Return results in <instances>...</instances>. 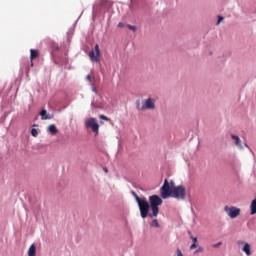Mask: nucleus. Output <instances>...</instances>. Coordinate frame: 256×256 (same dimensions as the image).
Instances as JSON below:
<instances>
[{
    "instance_id": "f257e3e1",
    "label": "nucleus",
    "mask_w": 256,
    "mask_h": 256,
    "mask_svg": "<svg viewBox=\"0 0 256 256\" xmlns=\"http://www.w3.org/2000/svg\"><path fill=\"white\" fill-rule=\"evenodd\" d=\"M163 205V198L157 194L149 196L148 202V214L147 217L153 219V217H157L159 215V206Z\"/></svg>"
},
{
    "instance_id": "f03ea898",
    "label": "nucleus",
    "mask_w": 256,
    "mask_h": 256,
    "mask_svg": "<svg viewBox=\"0 0 256 256\" xmlns=\"http://www.w3.org/2000/svg\"><path fill=\"white\" fill-rule=\"evenodd\" d=\"M131 195L135 198V201L138 205V209L140 211V217L142 219H147L148 209H149V201H147V198L143 197L140 198L139 195H137L136 191L131 190Z\"/></svg>"
},
{
    "instance_id": "7ed1b4c3",
    "label": "nucleus",
    "mask_w": 256,
    "mask_h": 256,
    "mask_svg": "<svg viewBox=\"0 0 256 256\" xmlns=\"http://www.w3.org/2000/svg\"><path fill=\"white\" fill-rule=\"evenodd\" d=\"M170 197L172 199H177L178 201H185V197H187V190L185 189V186L178 185L176 188H173Z\"/></svg>"
},
{
    "instance_id": "20e7f679",
    "label": "nucleus",
    "mask_w": 256,
    "mask_h": 256,
    "mask_svg": "<svg viewBox=\"0 0 256 256\" xmlns=\"http://www.w3.org/2000/svg\"><path fill=\"white\" fill-rule=\"evenodd\" d=\"M173 193V188L169 185V180L165 179L160 188V195L162 199H169Z\"/></svg>"
},
{
    "instance_id": "39448f33",
    "label": "nucleus",
    "mask_w": 256,
    "mask_h": 256,
    "mask_svg": "<svg viewBox=\"0 0 256 256\" xmlns=\"http://www.w3.org/2000/svg\"><path fill=\"white\" fill-rule=\"evenodd\" d=\"M224 211L225 213H227L228 217H230V219H237V217H239V215H241V209L237 208L235 206H225L224 207Z\"/></svg>"
},
{
    "instance_id": "423d86ee",
    "label": "nucleus",
    "mask_w": 256,
    "mask_h": 256,
    "mask_svg": "<svg viewBox=\"0 0 256 256\" xmlns=\"http://www.w3.org/2000/svg\"><path fill=\"white\" fill-rule=\"evenodd\" d=\"M85 127L91 129L95 135H99V123L97 119L91 117L85 122Z\"/></svg>"
},
{
    "instance_id": "0eeeda50",
    "label": "nucleus",
    "mask_w": 256,
    "mask_h": 256,
    "mask_svg": "<svg viewBox=\"0 0 256 256\" xmlns=\"http://www.w3.org/2000/svg\"><path fill=\"white\" fill-rule=\"evenodd\" d=\"M88 55L92 63H99V55H101V50H99V44H96L94 49H92Z\"/></svg>"
},
{
    "instance_id": "6e6552de",
    "label": "nucleus",
    "mask_w": 256,
    "mask_h": 256,
    "mask_svg": "<svg viewBox=\"0 0 256 256\" xmlns=\"http://www.w3.org/2000/svg\"><path fill=\"white\" fill-rule=\"evenodd\" d=\"M102 13H105V7H104L103 2H101L99 6L93 7L92 17L95 19L96 15H102Z\"/></svg>"
},
{
    "instance_id": "1a4fd4ad",
    "label": "nucleus",
    "mask_w": 256,
    "mask_h": 256,
    "mask_svg": "<svg viewBox=\"0 0 256 256\" xmlns=\"http://www.w3.org/2000/svg\"><path fill=\"white\" fill-rule=\"evenodd\" d=\"M142 109H150V110H153L155 109V99L153 98H148L146 99L145 101V105L142 106Z\"/></svg>"
},
{
    "instance_id": "9d476101",
    "label": "nucleus",
    "mask_w": 256,
    "mask_h": 256,
    "mask_svg": "<svg viewBox=\"0 0 256 256\" xmlns=\"http://www.w3.org/2000/svg\"><path fill=\"white\" fill-rule=\"evenodd\" d=\"M238 245H243V253H245L247 256L251 255V245H249V243L245 241H238Z\"/></svg>"
},
{
    "instance_id": "9b49d317",
    "label": "nucleus",
    "mask_w": 256,
    "mask_h": 256,
    "mask_svg": "<svg viewBox=\"0 0 256 256\" xmlns=\"http://www.w3.org/2000/svg\"><path fill=\"white\" fill-rule=\"evenodd\" d=\"M231 139L234 140V145H235L236 147H238V149H240L241 151H243L244 147H243V144L241 143V138H239L238 135L231 134Z\"/></svg>"
},
{
    "instance_id": "f8f14e48",
    "label": "nucleus",
    "mask_w": 256,
    "mask_h": 256,
    "mask_svg": "<svg viewBox=\"0 0 256 256\" xmlns=\"http://www.w3.org/2000/svg\"><path fill=\"white\" fill-rule=\"evenodd\" d=\"M40 116H41L42 121H47V120L53 119L55 117L53 114L47 113V110H45V109H42L40 111Z\"/></svg>"
},
{
    "instance_id": "ddd939ff",
    "label": "nucleus",
    "mask_w": 256,
    "mask_h": 256,
    "mask_svg": "<svg viewBox=\"0 0 256 256\" xmlns=\"http://www.w3.org/2000/svg\"><path fill=\"white\" fill-rule=\"evenodd\" d=\"M38 56H39V52H37V50L35 49L30 50L31 67H33V59H37Z\"/></svg>"
},
{
    "instance_id": "4468645a",
    "label": "nucleus",
    "mask_w": 256,
    "mask_h": 256,
    "mask_svg": "<svg viewBox=\"0 0 256 256\" xmlns=\"http://www.w3.org/2000/svg\"><path fill=\"white\" fill-rule=\"evenodd\" d=\"M37 253V247L35 244H31V246L28 249V256H35Z\"/></svg>"
},
{
    "instance_id": "2eb2a0df",
    "label": "nucleus",
    "mask_w": 256,
    "mask_h": 256,
    "mask_svg": "<svg viewBox=\"0 0 256 256\" xmlns=\"http://www.w3.org/2000/svg\"><path fill=\"white\" fill-rule=\"evenodd\" d=\"M48 131L49 133H51L52 135H55L59 130L57 129V126H55V124H51L48 127Z\"/></svg>"
},
{
    "instance_id": "dca6fc26",
    "label": "nucleus",
    "mask_w": 256,
    "mask_h": 256,
    "mask_svg": "<svg viewBox=\"0 0 256 256\" xmlns=\"http://www.w3.org/2000/svg\"><path fill=\"white\" fill-rule=\"evenodd\" d=\"M136 109H138V111H145L143 106H141V100H136Z\"/></svg>"
},
{
    "instance_id": "f3484780",
    "label": "nucleus",
    "mask_w": 256,
    "mask_h": 256,
    "mask_svg": "<svg viewBox=\"0 0 256 256\" xmlns=\"http://www.w3.org/2000/svg\"><path fill=\"white\" fill-rule=\"evenodd\" d=\"M150 227H156V228H159L160 225H159V221H157V219H153L151 224H150Z\"/></svg>"
},
{
    "instance_id": "a211bd4d",
    "label": "nucleus",
    "mask_w": 256,
    "mask_h": 256,
    "mask_svg": "<svg viewBox=\"0 0 256 256\" xmlns=\"http://www.w3.org/2000/svg\"><path fill=\"white\" fill-rule=\"evenodd\" d=\"M126 27H128V29H130V31H133V33H135V31H137V26H133L131 24H127Z\"/></svg>"
},
{
    "instance_id": "6ab92c4d",
    "label": "nucleus",
    "mask_w": 256,
    "mask_h": 256,
    "mask_svg": "<svg viewBox=\"0 0 256 256\" xmlns=\"http://www.w3.org/2000/svg\"><path fill=\"white\" fill-rule=\"evenodd\" d=\"M31 135H32V137H37L39 135V132L37 131V129L32 128L31 129Z\"/></svg>"
},
{
    "instance_id": "aec40b11",
    "label": "nucleus",
    "mask_w": 256,
    "mask_h": 256,
    "mask_svg": "<svg viewBox=\"0 0 256 256\" xmlns=\"http://www.w3.org/2000/svg\"><path fill=\"white\" fill-rule=\"evenodd\" d=\"M221 245H223V243H222V242H218V243H216V244H213L212 247H213L214 249H219V247H221Z\"/></svg>"
},
{
    "instance_id": "412c9836",
    "label": "nucleus",
    "mask_w": 256,
    "mask_h": 256,
    "mask_svg": "<svg viewBox=\"0 0 256 256\" xmlns=\"http://www.w3.org/2000/svg\"><path fill=\"white\" fill-rule=\"evenodd\" d=\"M169 186L172 187V189H175L177 186L175 185V181L170 180Z\"/></svg>"
},
{
    "instance_id": "4be33fe9",
    "label": "nucleus",
    "mask_w": 256,
    "mask_h": 256,
    "mask_svg": "<svg viewBox=\"0 0 256 256\" xmlns=\"http://www.w3.org/2000/svg\"><path fill=\"white\" fill-rule=\"evenodd\" d=\"M194 253H203V247H198V249H196Z\"/></svg>"
},
{
    "instance_id": "5701e85b",
    "label": "nucleus",
    "mask_w": 256,
    "mask_h": 256,
    "mask_svg": "<svg viewBox=\"0 0 256 256\" xmlns=\"http://www.w3.org/2000/svg\"><path fill=\"white\" fill-rule=\"evenodd\" d=\"M100 119H103V121H109V118L105 115H100Z\"/></svg>"
},
{
    "instance_id": "b1692460",
    "label": "nucleus",
    "mask_w": 256,
    "mask_h": 256,
    "mask_svg": "<svg viewBox=\"0 0 256 256\" xmlns=\"http://www.w3.org/2000/svg\"><path fill=\"white\" fill-rule=\"evenodd\" d=\"M190 239H192V243H195L197 244V237H194V236H190Z\"/></svg>"
},
{
    "instance_id": "393cba45",
    "label": "nucleus",
    "mask_w": 256,
    "mask_h": 256,
    "mask_svg": "<svg viewBox=\"0 0 256 256\" xmlns=\"http://www.w3.org/2000/svg\"><path fill=\"white\" fill-rule=\"evenodd\" d=\"M221 21H223V16H218L216 25H219V23H221Z\"/></svg>"
},
{
    "instance_id": "a878e982",
    "label": "nucleus",
    "mask_w": 256,
    "mask_h": 256,
    "mask_svg": "<svg viewBox=\"0 0 256 256\" xmlns=\"http://www.w3.org/2000/svg\"><path fill=\"white\" fill-rule=\"evenodd\" d=\"M190 249H197V244L193 243L190 245Z\"/></svg>"
},
{
    "instance_id": "bb28decb",
    "label": "nucleus",
    "mask_w": 256,
    "mask_h": 256,
    "mask_svg": "<svg viewBox=\"0 0 256 256\" xmlns=\"http://www.w3.org/2000/svg\"><path fill=\"white\" fill-rule=\"evenodd\" d=\"M117 27H119V28H123V27H125V23L120 22V23H118Z\"/></svg>"
},
{
    "instance_id": "cd10ccee",
    "label": "nucleus",
    "mask_w": 256,
    "mask_h": 256,
    "mask_svg": "<svg viewBox=\"0 0 256 256\" xmlns=\"http://www.w3.org/2000/svg\"><path fill=\"white\" fill-rule=\"evenodd\" d=\"M177 256H183V252H181V249H177Z\"/></svg>"
},
{
    "instance_id": "c85d7f7f",
    "label": "nucleus",
    "mask_w": 256,
    "mask_h": 256,
    "mask_svg": "<svg viewBox=\"0 0 256 256\" xmlns=\"http://www.w3.org/2000/svg\"><path fill=\"white\" fill-rule=\"evenodd\" d=\"M60 47L59 46H54V51H60Z\"/></svg>"
},
{
    "instance_id": "c756f323",
    "label": "nucleus",
    "mask_w": 256,
    "mask_h": 256,
    "mask_svg": "<svg viewBox=\"0 0 256 256\" xmlns=\"http://www.w3.org/2000/svg\"><path fill=\"white\" fill-rule=\"evenodd\" d=\"M87 81H91V75L86 76Z\"/></svg>"
},
{
    "instance_id": "7c9ffc66",
    "label": "nucleus",
    "mask_w": 256,
    "mask_h": 256,
    "mask_svg": "<svg viewBox=\"0 0 256 256\" xmlns=\"http://www.w3.org/2000/svg\"><path fill=\"white\" fill-rule=\"evenodd\" d=\"M242 145H243L244 148L246 147L247 149H249V145L247 143H244Z\"/></svg>"
},
{
    "instance_id": "2f4dec72",
    "label": "nucleus",
    "mask_w": 256,
    "mask_h": 256,
    "mask_svg": "<svg viewBox=\"0 0 256 256\" xmlns=\"http://www.w3.org/2000/svg\"><path fill=\"white\" fill-rule=\"evenodd\" d=\"M189 237H193V234H191V231H188Z\"/></svg>"
},
{
    "instance_id": "473e14b6",
    "label": "nucleus",
    "mask_w": 256,
    "mask_h": 256,
    "mask_svg": "<svg viewBox=\"0 0 256 256\" xmlns=\"http://www.w3.org/2000/svg\"><path fill=\"white\" fill-rule=\"evenodd\" d=\"M103 170L105 171V173H108L109 171L107 168H104Z\"/></svg>"
},
{
    "instance_id": "72a5a7b5",
    "label": "nucleus",
    "mask_w": 256,
    "mask_h": 256,
    "mask_svg": "<svg viewBox=\"0 0 256 256\" xmlns=\"http://www.w3.org/2000/svg\"><path fill=\"white\" fill-rule=\"evenodd\" d=\"M92 91H94V92H95V87H93Z\"/></svg>"
},
{
    "instance_id": "f704fd0d",
    "label": "nucleus",
    "mask_w": 256,
    "mask_h": 256,
    "mask_svg": "<svg viewBox=\"0 0 256 256\" xmlns=\"http://www.w3.org/2000/svg\"><path fill=\"white\" fill-rule=\"evenodd\" d=\"M78 19H81V15L79 16V18Z\"/></svg>"
},
{
    "instance_id": "c9c22d12",
    "label": "nucleus",
    "mask_w": 256,
    "mask_h": 256,
    "mask_svg": "<svg viewBox=\"0 0 256 256\" xmlns=\"http://www.w3.org/2000/svg\"><path fill=\"white\" fill-rule=\"evenodd\" d=\"M78 19H81V15L79 16V18Z\"/></svg>"
},
{
    "instance_id": "e433bc0d",
    "label": "nucleus",
    "mask_w": 256,
    "mask_h": 256,
    "mask_svg": "<svg viewBox=\"0 0 256 256\" xmlns=\"http://www.w3.org/2000/svg\"><path fill=\"white\" fill-rule=\"evenodd\" d=\"M91 105H92V107H93V103H92Z\"/></svg>"
}]
</instances>
